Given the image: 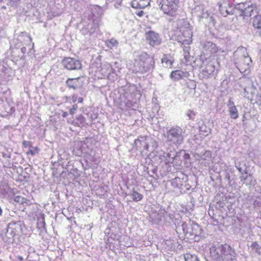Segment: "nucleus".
I'll list each match as a JSON object with an SVG mask.
<instances>
[{"instance_id": "nucleus-1", "label": "nucleus", "mask_w": 261, "mask_h": 261, "mask_svg": "<svg viewBox=\"0 0 261 261\" xmlns=\"http://www.w3.org/2000/svg\"><path fill=\"white\" fill-rule=\"evenodd\" d=\"M210 254L216 261H236L234 249L227 244L213 245L210 248Z\"/></svg>"}, {"instance_id": "nucleus-2", "label": "nucleus", "mask_w": 261, "mask_h": 261, "mask_svg": "<svg viewBox=\"0 0 261 261\" xmlns=\"http://www.w3.org/2000/svg\"><path fill=\"white\" fill-rule=\"evenodd\" d=\"M236 12L238 11L240 16L250 17L258 12V8L255 4L250 2L240 3L236 5Z\"/></svg>"}, {"instance_id": "nucleus-3", "label": "nucleus", "mask_w": 261, "mask_h": 261, "mask_svg": "<svg viewBox=\"0 0 261 261\" xmlns=\"http://www.w3.org/2000/svg\"><path fill=\"white\" fill-rule=\"evenodd\" d=\"M139 59L137 65L139 72H146L154 68V61L153 58L146 53H142L139 56Z\"/></svg>"}, {"instance_id": "nucleus-4", "label": "nucleus", "mask_w": 261, "mask_h": 261, "mask_svg": "<svg viewBox=\"0 0 261 261\" xmlns=\"http://www.w3.org/2000/svg\"><path fill=\"white\" fill-rule=\"evenodd\" d=\"M183 133L182 128L178 126L171 128L167 133V141L170 143V145H180L184 139Z\"/></svg>"}, {"instance_id": "nucleus-5", "label": "nucleus", "mask_w": 261, "mask_h": 261, "mask_svg": "<svg viewBox=\"0 0 261 261\" xmlns=\"http://www.w3.org/2000/svg\"><path fill=\"white\" fill-rule=\"evenodd\" d=\"M179 0H161V10L167 15L174 16L178 8Z\"/></svg>"}, {"instance_id": "nucleus-6", "label": "nucleus", "mask_w": 261, "mask_h": 261, "mask_svg": "<svg viewBox=\"0 0 261 261\" xmlns=\"http://www.w3.org/2000/svg\"><path fill=\"white\" fill-rule=\"evenodd\" d=\"M251 63V58L248 55H244L238 59L237 62H236V64L241 72L245 73L249 71Z\"/></svg>"}, {"instance_id": "nucleus-7", "label": "nucleus", "mask_w": 261, "mask_h": 261, "mask_svg": "<svg viewBox=\"0 0 261 261\" xmlns=\"http://www.w3.org/2000/svg\"><path fill=\"white\" fill-rule=\"evenodd\" d=\"M218 4L221 14L225 17L228 15L237 13L236 7L234 8L231 5H230L227 0H221L218 3Z\"/></svg>"}, {"instance_id": "nucleus-8", "label": "nucleus", "mask_w": 261, "mask_h": 261, "mask_svg": "<svg viewBox=\"0 0 261 261\" xmlns=\"http://www.w3.org/2000/svg\"><path fill=\"white\" fill-rule=\"evenodd\" d=\"M62 63L64 67L68 70H77L82 67L81 62L74 58H65Z\"/></svg>"}, {"instance_id": "nucleus-9", "label": "nucleus", "mask_w": 261, "mask_h": 261, "mask_svg": "<svg viewBox=\"0 0 261 261\" xmlns=\"http://www.w3.org/2000/svg\"><path fill=\"white\" fill-rule=\"evenodd\" d=\"M146 39L147 42L152 46L160 45L162 41L160 35L157 33L152 31L146 33Z\"/></svg>"}, {"instance_id": "nucleus-10", "label": "nucleus", "mask_w": 261, "mask_h": 261, "mask_svg": "<svg viewBox=\"0 0 261 261\" xmlns=\"http://www.w3.org/2000/svg\"><path fill=\"white\" fill-rule=\"evenodd\" d=\"M189 76V74L188 72L180 70H176L170 74V78L174 81H178L184 77H188Z\"/></svg>"}, {"instance_id": "nucleus-11", "label": "nucleus", "mask_w": 261, "mask_h": 261, "mask_svg": "<svg viewBox=\"0 0 261 261\" xmlns=\"http://www.w3.org/2000/svg\"><path fill=\"white\" fill-rule=\"evenodd\" d=\"M227 106L229 109V113L231 118L236 119L238 116V111L234 102L230 99L227 102Z\"/></svg>"}, {"instance_id": "nucleus-12", "label": "nucleus", "mask_w": 261, "mask_h": 261, "mask_svg": "<svg viewBox=\"0 0 261 261\" xmlns=\"http://www.w3.org/2000/svg\"><path fill=\"white\" fill-rule=\"evenodd\" d=\"M150 2V0H133L131 6L136 9H143L149 6Z\"/></svg>"}, {"instance_id": "nucleus-13", "label": "nucleus", "mask_w": 261, "mask_h": 261, "mask_svg": "<svg viewBox=\"0 0 261 261\" xmlns=\"http://www.w3.org/2000/svg\"><path fill=\"white\" fill-rule=\"evenodd\" d=\"M203 47L206 51L209 53H215L218 50L216 45L211 41L206 42L204 44Z\"/></svg>"}, {"instance_id": "nucleus-14", "label": "nucleus", "mask_w": 261, "mask_h": 261, "mask_svg": "<svg viewBox=\"0 0 261 261\" xmlns=\"http://www.w3.org/2000/svg\"><path fill=\"white\" fill-rule=\"evenodd\" d=\"M241 181L246 185H253V177L251 174H248L247 172L241 176Z\"/></svg>"}, {"instance_id": "nucleus-15", "label": "nucleus", "mask_w": 261, "mask_h": 261, "mask_svg": "<svg viewBox=\"0 0 261 261\" xmlns=\"http://www.w3.org/2000/svg\"><path fill=\"white\" fill-rule=\"evenodd\" d=\"M199 129L200 135L204 137L208 136L211 132L210 127H207L203 122H199Z\"/></svg>"}, {"instance_id": "nucleus-16", "label": "nucleus", "mask_w": 261, "mask_h": 261, "mask_svg": "<svg viewBox=\"0 0 261 261\" xmlns=\"http://www.w3.org/2000/svg\"><path fill=\"white\" fill-rule=\"evenodd\" d=\"M192 226V227L191 228V230H190L189 233V236H197L201 234L202 229L197 223H194L193 222Z\"/></svg>"}, {"instance_id": "nucleus-17", "label": "nucleus", "mask_w": 261, "mask_h": 261, "mask_svg": "<svg viewBox=\"0 0 261 261\" xmlns=\"http://www.w3.org/2000/svg\"><path fill=\"white\" fill-rule=\"evenodd\" d=\"M134 145L136 147H148L147 143V138L143 136H140L137 139H136Z\"/></svg>"}, {"instance_id": "nucleus-18", "label": "nucleus", "mask_w": 261, "mask_h": 261, "mask_svg": "<svg viewBox=\"0 0 261 261\" xmlns=\"http://www.w3.org/2000/svg\"><path fill=\"white\" fill-rule=\"evenodd\" d=\"M79 77L68 79L66 81V84L68 85L69 88H72L75 89L79 85L78 80Z\"/></svg>"}, {"instance_id": "nucleus-19", "label": "nucleus", "mask_w": 261, "mask_h": 261, "mask_svg": "<svg viewBox=\"0 0 261 261\" xmlns=\"http://www.w3.org/2000/svg\"><path fill=\"white\" fill-rule=\"evenodd\" d=\"M105 44L107 45L108 47H109L110 49H112L113 47H117L119 44V43L117 40H116L114 38H112L110 39L107 40L105 41Z\"/></svg>"}, {"instance_id": "nucleus-20", "label": "nucleus", "mask_w": 261, "mask_h": 261, "mask_svg": "<svg viewBox=\"0 0 261 261\" xmlns=\"http://www.w3.org/2000/svg\"><path fill=\"white\" fill-rule=\"evenodd\" d=\"M253 27L258 30L261 29V15H257L255 16L253 21Z\"/></svg>"}, {"instance_id": "nucleus-21", "label": "nucleus", "mask_w": 261, "mask_h": 261, "mask_svg": "<svg viewBox=\"0 0 261 261\" xmlns=\"http://www.w3.org/2000/svg\"><path fill=\"white\" fill-rule=\"evenodd\" d=\"M133 199L135 201H139L142 199L143 195L134 190H133L132 193L130 194Z\"/></svg>"}, {"instance_id": "nucleus-22", "label": "nucleus", "mask_w": 261, "mask_h": 261, "mask_svg": "<svg viewBox=\"0 0 261 261\" xmlns=\"http://www.w3.org/2000/svg\"><path fill=\"white\" fill-rule=\"evenodd\" d=\"M191 223H192V222L189 221L188 222V223L184 222L181 225L182 230L184 233L186 235H189V233H190V230H189V229L188 228V227L190 225Z\"/></svg>"}, {"instance_id": "nucleus-23", "label": "nucleus", "mask_w": 261, "mask_h": 261, "mask_svg": "<svg viewBox=\"0 0 261 261\" xmlns=\"http://www.w3.org/2000/svg\"><path fill=\"white\" fill-rule=\"evenodd\" d=\"M14 236L15 233L14 232L13 228L12 227H8L7 228V232H6V236L8 239L7 241L10 242L11 239H12Z\"/></svg>"}, {"instance_id": "nucleus-24", "label": "nucleus", "mask_w": 261, "mask_h": 261, "mask_svg": "<svg viewBox=\"0 0 261 261\" xmlns=\"http://www.w3.org/2000/svg\"><path fill=\"white\" fill-rule=\"evenodd\" d=\"M185 261H200L198 257L195 255L187 254L185 255Z\"/></svg>"}, {"instance_id": "nucleus-25", "label": "nucleus", "mask_w": 261, "mask_h": 261, "mask_svg": "<svg viewBox=\"0 0 261 261\" xmlns=\"http://www.w3.org/2000/svg\"><path fill=\"white\" fill-rule=\"evenodd\" d=\"M251 247L252 249H254L256 252H259L260 251L259 246L256 242L252 243L251 244Z\"/></svg>"}, {"instance_id": "nucleus-26", "label": "nucleus", "mask_w": 261, "mask_h": 261, "mask_svg": "<svg viewBox=\"0 0 261 261\" xmlns=\"http://www.w3.org/2000/svg\"><path fill=\"white\" fill-rule=\"evenodd\" d=\"M2 154L3 155V158L6 160L10 158V152L8 149L5 150L4 151H3L2 152Z\"/></svg>"}, {"instance_id": "nucleus-27", "label": "nucleus", "mask_w": 261, "mask_h": 261, "mask_svg": "<svg viewBox=\"0 0 261 261\" xmlns=\"http://www.w3.org/2000/svg\"><path fill=\"white\" fill-rule=\"evenodd\" d=\"M78 107L76 104H74L72 106V108L70 109V114L73 115L75 111L77 110Z\"/></svg>"}, {"instance_id": "nucleus-28", "label": "nucleus", "mask_w": 261, "mask_h": 261, "mask_svg": "<svg viewBox=\"0 0 261 261\" xmlns=\"http://www.w3.org/2000/svg\"><path fill=\"white\" fill-rule=\"evenodd\" d=\"M77 120H79V121H80L81 123L82 124H84L85 123V118L82 115H80L78 117H77Z\"/></svg>"}, {"instance_id": "nucleus-29", "label": "nucleus", "mask_w": 261, "mask_h": 261, "mask_svg": "<svg viewBox=\"0 0 261 261\" xmlns=\"http://www.w3.org/2000/svg\"><path fill=\"white\" fill-rule=\"evenodd\" d=\"M196 84L193 82L191 81L190 82V85L188 86V87H190L191 89H195L196 87Z\"/></svg>"}, {"instance_id": "nucleus-30", "label": "nucleus", "mask_w": 261, "mask_h": 261, "mask_svg": "<svg viewBox=\"0 0 261 261\" xmlns=\"http://www.w3.org/2000/svg\"><path fill=\"white\" fill-rule=\"evenodd\" d=\"M182 48H183V50L186 53V52L188 54H189V47H188V46H186L185 45H183V46L182 47Z\"/></svg>"}, {"instance_id": "nucleus-31", "label": "nucleus", "mask_w": 261, "mask_h": 261, "mask_svg": "<svg viewBox=\"0 0 261 261\" xmlns=\"http://www.w3.org/2000/svg\"><path fill=\"white\" fill-rule=\"evenodd\" d=\"M185 33L187 34V37H190V38H191L192 33H191L190 30H187L186 32H185Z\"/></svg>"}, {"instance_id": "nucleus-32", "label": "nucleus", "mask_w": 261, "mask_h": 261, "mask_svg": "<svg viewBox=\"0 0 261 261\" xmlns=\"http://www.w3.org/2000/svg\"><path fill=\"white\" fill-rule=\"evenodd\" d=\"M77 96L76 95H73L72 97V100L73 102H75L77 100Z\"/></svg>"}, {"instance_id": "nucleus-33", "label": "nucleus", "mask_w": 261, "mask_h": 261, "mask_svg": "<svg viewBox=\"0 0 261 261\" xmlns=\"http://www.w3.org/2000/svg\"><path fill=\"white\" fill-rule=\"evenodd\" d=\"M144 14V12L143 11H141L140 12H139L138 13H137V15L139 16H143V15Z\"/></svg>"}, {"instance_id": "nucleus-34", "label": "nucleus", "mask_w": 261, "mask_h": 261, "mask_svg": "<svg viewBox=\"0 0 261 261\" xmlns=\"http://www.w3.org/2000/svg\"><path fill=\"white\" fill-rule=\"evenodd\" d=\"M191 111L190 110H189L187 113V116L188 117L191 119Z\"/></svg>"}, {"instance_id": "nucleus-35", "label": "nucleus", "mask_w": 261, "mask_h": 261, "mask_svg": "<svg viewBox=\"0 0 261 261\" xmlns=\"http://www.w3.org/2000/svg\"><path fill=\"white\" fill-rule=\"evenodd\" d=\"M17 258L19 261H22L23 259V257L21 256H18Z\"/></svg>"}, {"instance_id": "nucleus-36", "label": "nucleus", "mask_w": 261, "mask_h": 261, "mask_svg": "<svg viewBox=\"0 0 261 261\" xmlns=\"http://www.w3.org/2000/svg\"><path fill=\"white\" fill-rule=\"evenodd\" d=\"M21 51L23 54H24L26 51V48L23 47L21 48Z\"/></svg>"}, {"instance_id": "nucleus-37", "label": "nucleus", "mask_w": 261, "mask_h": 261, "mask_svg": "<svg viewBox=\"0 0 261 261\" xmlns=\"http://www.w3.org/2000/svg\"><path fill=\"white\" fill-rule=\"evenodd\" d=\"M67 116H68V113H67V112H64L63 113L62 116H63L64 118L66 117Z\"/></svg>"}, {"instance_id": "nucleus-38", "label": "nucleus", "mask_w": 261, "mask_h": 261, "mask_svg": "<svg viewBox=\"0 0 261 261\" xmlns=\"http://www.w3.org/2000/svg\"><path fill=\"white\" fill-rule=\"evenodd\" d=\"M166 66H168V64L171 65V62L170 60H167L166 62Z\"/></svg>"}, {"instance_id": "nucleus-39", "label": "nucleus", "mask_w": 261, "mask_h": 261, "mask_svg": "<svg viewBox=\"0 0 261 261\" xmlns=\"http://www.w3.org/2000/svg\"><path fill=\"white\" fill-rule=\"evenodd\" d=\"M83 98H82V97L77 98V101L79 102H82L83 101Z\"/></svg>"}, {"instance_id": "nucleus-40", "label": "nucleus", "mask_w": 261, "mask_h": 261, "mask_svg": "<svg viewBox=\"0 0 261 261\" xmlns=\"http://www.w3.org/2000/svg\"><path fill=\"white\" fill-rule=\"evenodd\" d=\"M167 60H168L167 59L166 57V58H163L162 59V61L163 63L166 62Z\"/></svg>"}, {"instance_id": "nucleus-41", "label": "nucleus", "mask_w": 261, "mask_h": 261, "mask_svg": "<svg viewBox=\"0 0 261 261\" xmlns=\"http://www.w3.org/2000/svg\"><path fill=\"white\" fill-rule=\"evenodd\" d=\"M29 143V142H27V141H23V144L26 146L27 145H28V144Z\"/></svg>"}, {"instance_id": "nucleus-42", "label": "nucleus", "mask_w": 261, "mask_h": 261, "mask_svg": "<svg viewBox=\"0 0 261 261\" xmlns=\"http://www.w3.org/2000/svg\"><path fill=\"white\" fill-rule=\"evenodd\" d=\"M237 169L239 170V171L242 174V175H243V172L242 171L241 168L240 167H237Z\"/></svg>"}, {"instance_id": "nucleus-43", "label": "nucleus", "mask_w": 261, "mask_h": 261, "mask_svg": "<svg viewBox=\"0 0 261 261\" xmlns=\"http://www.w3.org/2000/svg\"><path fill=\"white\" fill-rule=\"evenodd\" d=\"M237 169L239 170V171L242 174V175H243V172L242 171L241 168L240 167H237Z\"/></svg>"}, {"instance_id": "nucleus-44", "label": "nucleus", "mask_w": 261, "mask_h": 261, "mask_svg": "<svg viewBox=\"0 0 261 261\" xmlns=\"http://www.w3.org/2000/svg\"><path fill=\"white\" fill-rule=\"evenodd\" d=\"M30 153L32 155H33V154H34L33 152L31 150L28 151V154H30Z\"/></svg>"}, {"instance_id": "nucleus-45", "label": "nucleus", "mask_w": 261, "mask_h": 261, "mask_svg": "<svg viewBox=\"0 0 261 261\" xmlns=\"http://www.w3.org/2000/svg\"><path fill=\"white\" fill-rule=\"evenodd\" d=\"M189 158V154H185V159H187Z\"/></svg>"}, {"instance_id": "nucleus-46", "label": "nucleus", "mask_w": 261, "mask_h": 261, "mask_svg": "<svg viewBox=\"0 0 261 261\" xmlns=\"http://www.w3.org/2000/svg\"><path fill=\"white\" fill-rule=\"evenodd\" d=\"M10 1L13 2L14 3H17L19 0H10Z\"/></svg>"}, {"instance_id": "nucleus-47", "label": "nucleus", "mask_w": 261, "mask_h": 261, "mask_svg": "<svg viewBox=\"0 0 261 261\" xmlns=\"http://www.w3.org/2000/svg\"><path fill=\"white\" fill-rule=\"evenodd\" d=\"M192 224H193V222L191 223V224H190V225L189 226L188 228L189 229V230H191V227H192Z\"/></svg>"}, {"instance_id": "nucleus-48", "label": "nucleus", "mask_w": 261, "mask_h": 261, "mask_svg": "<svg viewBox=\"0 0 261 261\" xmlns=\"http://www.w3.org/2000/svg\"><path fill=\"white\" fill-rule=\"evenodd\" d=\"M20 198V197H15V201H18L19 200H18V199H17V198L18 199V198Z\"/></svg>"}, {"instance_id": "nucleus-49", "label": "nucleus", "mask_w": 261, "mask_h": 261, "mask_svg": "<svg viewBox=\"0 0 261 261\" xmlns=\"http://www.w3.org/2000/svg\"><path fill=\"white\" fill-rule=\"evenodd\" d=\"M258 33H259L260 36H261V29L258 30Z\"/></svg>"}, {"instance_id": "nucleus-50", "label": "nucleus", "mask_w": 261, "mask_h": 261, "mask_svg": "<svg viewBox=\"0 0 261 261\" xmlns=\"http://www.w3.org/2000/svg\"><path fill=\"white\" fill-rule=\"evenodd\" d=\"M11 165V164L9 163L7 166H8V167H10Z\"/></svg>"}, {"instance_id": "nucleus-51", "label": "nucleus", "mask_w": 261, "mask_h": 261, "mask_svg": "<svg viewBox=\"0 0 261 261\" xmlns=\"http://www.w3.org/2000/svg\"><path fill=\"white\" fill-rule=\"evenodd\" d=\"M28 37H29V39L30 40V41H32V38H31V37H30V36H28Z\"/></svg>"}, {"instance_id": "nucleus-52", "label": "nucleus", "mask_w": 261, "mask_h": 261, "mask_svg": "<svg viewBox=\"0 0 261 261\" xmlns=\"http://www.w3.org/2000/svg\"><path fill=\"white\" fill-rule=\"evenodd\" d=\"M94 32V31H93V32ZM90 33H92V31H91Z\"/></svg>"}, {"instance_id": "nucleus-53", "label": "nucleus", "mask_w": 261, "mask_h": 261, "mask_svg": "<svg viewBox=\"0 0 261 261\" xmlns=\"http://www.w3.org/2000/svg\"><path fill=\"white\" fill-rule=\"evenodd\" d=\"M2 1H3V0H0V2H2Z\"/></svg>"}]
</instances>
